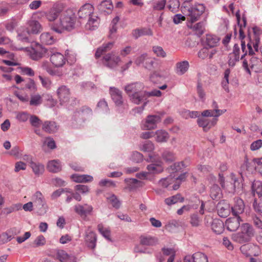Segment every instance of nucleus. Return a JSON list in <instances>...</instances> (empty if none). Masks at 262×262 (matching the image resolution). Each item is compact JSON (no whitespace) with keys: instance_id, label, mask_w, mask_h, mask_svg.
<instances>
[{"instance_id":"9b49d317","label":"nucleus","mask_w":262,"mask_h":262,"mask_svg":"<svg viewBox=\"0 0 262 262\" xmlns=\"http://www.w3.org/2000/svg\"><path fill=\"white\" fill-rule=\"evenodd\" d=\"M63 10L62 4H56L46 13V17L50 21H54L62 12Z\"/></svg>"},{"instance_id":"1a4fd4ad","label":"nucleus","mask_w":262,"mask_h":262,"mask_svg":"<svg viewBox=\"0 0 262 262\" xmlns=\"http://www.w3.org/2000/svg\"><path fill=\"white\" fill-rule=\"evenodd\" d=\"M49 52H51V50H48L38 44L35 48H31L29 53L30 58L32 60H38L44 56H49Z\"/></svg>"},{"instance_id":"20e7f679","label":"nucleus","mask_w":262,"mask_h":262,"mask_svg":"<svg viewBox=\"0 0 262 262\" xmlns=\"http://www.w3.org/2000/svg\"><path fill=\"white\" fill-rule=\"evenodd\" d=\"M205 7L201 4H195L190 7L182 6V11L186 16L189 17L187 20L193 23L197 21L204 12Z\"/></svg>"},{"instance_id":"338daca9","label":"nucleus","mask_w":262,"mask_h":262,"mask_svg":"<svg viewBox=\"0 0 262 262\" xmlns=\"http://www.w3.org/2000/svg\"><path fill=\"white\" fill-rule=\"evenodd\" d=\"M208 49V47L204 46L198 52V57L202 59H204L208 57L209 55Z\"/></svg>"},{"instance_id":"680f3d73","label":"nucleus","mask_w":262,"mask_h":262,"mask_svg":"<svg viewBox=\"0 0 262 262\" xmlns=\"http://www.w3.org/2000/svg\"><path fill=\"white\" fill-rule=\"evenodd\" d=\"M201 219L197 213H193L190 216V224L193 227H197L200 225Z\"/></svg>"},{"instance_id":"f03ea898","label":"nucleus","mask_w":262,"mask_h":262,"mask_svg":"<svg viewBox=\"0 0 262 262\" xmlns=\"http://www.w3.org/2000/svg\"><path fill=\"white\" fill-rule=\"evenodd\" d=\"M75 17L71 11L63 12L61 14L59 25L54 24L51 29L54 31L61 33L63 30L71 31L74 29Z\"/></svg>"},{"instance_id":"37998d69","label":"nucleus","mask_w":262,"mask_h":262,"mask_svg":"<svg viewBox=\"0 0 262 262\" xmlns=\"http://www.w3.org/2000/svg\"><path fill=\"white\" fill-rule=\"evenodd\" d=\"M184 200V198L182 197L180 194H177L171 197L165 199L164 202L167 205L170 206L178 202H183Z\"/></svg>"},{"instance_id":"2f4dec72","label":"nucleus","mask_w":262,"mask_h":262,"mask_svg":"<svg viewBox=\"0 0 262 262\" xmlns=\"http://www.w3.org/2000/svg\"><path fill=\"white\" fill-rule=\"evenodd\" d=\"M212 231L217 234H221L224 231V223L219 219H213L211 224Z\"/></svg>"},{"instance_id":"f257e3e1","label":"nucleus","mask_w":262,"mask_h":262,"mask_svg":"<svg viewBox=\"0 0 262 262\" xmlns=\"http://www.w3.org/2000/svg\"><path fill=\"white\" fill-rule=\"evenodd\" d=\"M145 86L141 82H135L127 84L124 90L131 101L137 104L147 100V93L144 90Z\"/></svg>"},{"instance_id":"e433bc0d","label":"nucleus","mask_w":262,"mask_h":262,"mask_svg":"<svg viewBox=\"0 0 262 262\" xmlns=\"http://www.w3.org/2000/svg\"><path fill=\"white\" fill-rule=\"evenodd\" d=\"M140 243L136 245L134 251L136 253H145L147 246V238L141 236Z\"/></svg>"},{"instance_id":"0e129e2a","label":"nucleus","mask_w":262,"mask_h":262,"mask_svg":"<svg viewBox=\"0 0 262 262\" xmlns=\"http://www.w3.org/2000/svg\"><path fill=\"white\" fill-rule=\"evenodd\" d=\"M12 238V236L11 235H9L8 233H2L0 235V245H3L8 243V242L10 241Z\"/></svg>"},{"instance_id":"f704fd0d","label":"nucleus","mask_w":262,"mask_h":262,"mask_svg":"<svg viewBox=\"0 0 262 262\" xmlns=\"http://www.w3.org/2000/svg\"><path fill=\"white\" fill-rule=\"evenodd\" d=\"M28 29L30 30L31 34H38L41 30L40 23L35 20H31L28 23Z\"/></svg>"},{"instance_id":"4be33fe9","label":"nucleus","mask_w":262,"mask_h":262,"mask_svg":"<svg viewBox=\"0 0 262 262\" xmlns=\"http://www.w3.org/2000/svg\"><path fill=\"white\" fill-rule=\"evenodd\" d=\"M31 34L29 29L27 28L21 27L17 31V38L18 40L23 42H30L32 40Z\"/></svg>"},{"instance_id":"ddd939ff","label":"nucleus","mask_w":262,"mask_h":262,"mask_svg":"<svg viewBox=\"0 0 262 262\" xmlns=\"http://www.w3.org/2000/svg\"><path fill=\"white\" fill-rule=\"evenodd\" d=\"M152 137H154L158 142H166L169 138V135L163 129L157 130L155 132L148 131V139Z\"/></svg>"},{"instance_id":"e2e57ef3","label":"nucleus","mask_w":262,"mask_h":262,"mask_svg":"<svg viewBox=\"0 0 262 262\" xmlns=\"http://www.w3.org/2000/svg\"><path fill=\"white\" fill-rule=\"evenodd\" d=\"M130 160L135 163H140L143 160V156L138 151H134L131 155Z\"/></svg>"},{"instance_id":"8fccbe9b","label":"nucleus","mask_w":262,"mask_h":262,"mask_svg":"<svg viewBox=\"0 0 262 262\" xmlns=\"http://www.w3.org/2000/svg\"><path fill=\"white\" fill-rule=\"evenodd\" d=\"M97 108L98 111L103 113H107L109 111L107 103L104 99L100 100L98 102Z\"/></svg>"},{"instance_id":"7ed1b4c3","label":"nucleus","mask_w":262,"mask_h":262,"mask_svg":"<svg viewBox=\"0 0 262 262\" xmlns=\"http://www.w3.org/2000/svg\"><path fill=\"white\" fill-rule=\"evenodd\" d=\"M254 234L252 226L248 223H244L241 225L240 231L232 234V238L237 243L244 244L250 242Z\"/></svg>"},{"instance_id":"a878e982","label":"nucleus","mask_w":262,"mask_h":262,"mask_svg":"<svg viewBox=\"0 0 262 262\" xmlns=\"http://www.w3.org/2000/svg\"><path fill=\"white\" fill-rule=\"evenodd\" d=\"M75 211L81 216H86L90 214L93 210V207L91 205L84 204V205H77L75 206Z\"/></svg>"},{"instance_id":"4d7b16f0","label":"nucleus","mask_w":262,"mask_h":262,"mask_svg":"<svg viewBox=\"0 0 262 262\" xmlns=\"http://www.w3.org/2000/svg\"><path fill=\"white\" fill-rule=\"evenodd\" d=\"M42 102V98L39 95H35L31 96L30 101V104L33 106H37Z\"/></svg>"},{"instance_id":"a211bd4d","label":"nucleus","mask_w":262,"mask_h":262,"mask_svg":"<svg viewBox=\"0 0 262 262\" xmlns=\"http://www.w3.org/2000/svg\"><path fill=\"white\" fill-rule=\"evenodd\" d=\"M94 8L90 4H85L83 5L78 12L79 18L85 19L94 14Z\"/></svg>"},{"instance_id":"bb28decb","label":"nucleus","mask_w":262,"mask_h":262,"mask_svg":"<svg viewBox=\"0 0 262 262\" xmlns=\"http://www.w3.org/2000/svg\"><path fill=\"white\" fill-rule=\"evenodd\" d=\"M47 168L51 172L57 173L62 169V165L58 160H53L48 162Z\"/></svg>"},{"instance_id":"3c124183","label":"nucleus","mask_w":262,"mask_h":262,"mask_svg":"<svg viewBox=\"0 0 262 262\" xmlns=\"http://www.w3.org/2000/svg\"><path fill=\"white\" fill-rule=\"evenodd\" d=\"M192 255L194 259V262H208L207 255L203 253L196 252L194 253Z\"/></svg>"},{"instance_id":"49530a36","label":"nucleus","mask_w":262,"mask_h":262,"mask_svg":"<svg viewBox=\"0 0 262 262\" xmlns=\"http://www.w3.org/2000/svg\"><path fill=\"white\" fill-rule=\"evenodd\" d=\"M147 55L145 53L138 57L135 61V63L138 67L146 68Z\"/></svg>"},{"instance_id":"a18cd8bd","label":"nucleus","mask_w":262,"mask_h":262,"mask_svg":"<svg viewBox=\"0 0 262 262\" xmlns=\"http://www.w3.org/2000/svg\"><path fill=\"white\" fill-rule=\"evenodd\" d=\"M98 230L100 233L107 240L111 241V231L108 228L103 227L102 224L98 225Z\"/></svg>"},{"instance_id":"5fc2aeb1","label":"nucleus","mask_w":262,"mask_h":262,"mask_svg":"<svg viewBox=\"0 0 262 262\" xmlns=\"http://www.w3.org/2000/svg\"><path fill=\"white\" fill-rule=\"evenodd\" d=\"M196 92L201 101H204L205 100L206 94L203 88L202 84L200 81H198L197 83Z\"/></svg>"},{"instance_id":"774afa93","label":"nucleus","mask_w":262,"mask_h":262,"mask_svg":"<svg viewBox=\"0 0 262 262\" xmlns=\"http://www.w3.org/2000/svg\"><path fill=\"white\" fill-rule=\"evenodd\" d=\"M166 3V0H159L155 3L153 8L157 10H163L165 8Z\"/></svg>"},{"instance_id":"c03bdc74","label":"nucleus","mask_w":262,"mask_h":262,"mask_svg":"<svg viewBox=\"0 0 262 262\" xmlns=\"http://www.w3.org/2000/svg\"><path fill=\"white\" fill-rule=\"evenodd\" d=\"M163 159L167 163L173 162L175 159V155L172 151L169 150H165L162 154Z\"/></svg>"},{"instance_id":"cd10ccee","label":"nucleus","mask_w":262,"mask_h":262,"mask_svg":"<svg viewBox=\"0 0 262 262\" xmlns=\"http://www.w3.org/2000/svg\"><path fill=\"white\" fill-rule=\"evenodd\" d=\"M113 8V5L111 0H103L98 6V9L101 13L109 14Z\"/></svg>"},{"instance_id":"412c9836","label":"nucleus","mask_w":262,"mask_h":262,"mask_svg":"<svg viewBox=\"0 0 262 262\" xmlns=\"http://www.w3.org/2000/svg\"><path fill=\"white\" fill-rule=\"evenodd\" d=\"M110 94L116 105H120L123 103L122 93L118 89L110 87Z\"/></svg>"},{"instance_id":"4468645a","label":"nucleus","mask_w":262,"mask_h":262,"mask_svg":"<svg viewBox=\"0 0 262 262\" xmlns=\"http://www.w3.org/2000/svg\"><path fill=\"white\" fill-rule=\"evenodd\" d=\"M217 121V119L213 118L212 119L205 118L202 117H199L197 123L200 127L203 128L205 132L209 130L212 126L215 125Z\"/></svg>"},{"instance_id":"a19ab883","label":"nucleus","mask_w":262,"mask_h":262,"mask_svg":"<svg viewBox=\"0 0 262 262\" xmlns=\"http://www.w3.org/2000/svg\"><path fill=\"white\" fill-rule=\"evenodd\" d=\"M210 197L214 200H219L222 196V190L216 184H214L210 189Z\"/></svg>"},{"instance_id":"c9c22d12","label":"nucleus","mask_w":262,"mask_h":262,"mask_svg":"<svg viewBox=\"0 0 262 262\" xmlns=\"http://www.w3.org/2000/svg\"><path fill=\"white\" fill-rule=\"evenodd\" d=\"M34 174L37 176L41 175L45 171L44 165L38 162L34 161L30 165Z\"/></svg>"},{"instance_id":"0eeeda50","label":"nucleus","mask_w":262,"mask_h":262,"mask_svg":"<svg viewBox=\"0 0 262 262\" xmlns=\"http://www.w3.org/2000/svg\"><path fill=\"white\" fill-rule=\"evenodd\" d=\"M148 176L159 174L163 171V163L159 156L148 154Z\"/></svg>"},{"instance_id":"09e8293b","label":"nucleus","mask_w":262,"mask_h":262,"mask_svg":"<svg viewBox=\"0 0 262 262\" xmlns=\"http://www.w3.org/2000/svg\"><path fill=\"white\" fill-rule=\"evenodd\" d=\"M29 121L31 126L34 128H38L43 124L42 121L36 115H31Z\"/></svg>"},{"instance_id":"9d476101","label":"nucleus","mask_w":262,"mask_h":262,"mask_svg":"<svg viewBox=\"0 0 262 262\" xmlns=\"http://www.w3.org/2000/svg\"><path fill=\"white\" fill-rule=\"evenodd\" d=\"M84 241L89 248L95 249L97 242V236L96 233L91 230L90 226L85 231Z\"/></svg>"},{"instance_id":"2eb2a0df","label":"nucleus","mask_w":262,"mask_h":262,"mask_svg":"<svg viewBox=\"0 0 262 262\" xmlns=\"http://www.w3.org/2000/svg\"><path fill=\"white\" fill-rule=\"evenodd\" d=\"M232 183H233V190L232 193H239L242 192L243 189V178L242 176L236 177L235 174L231 173L230 174Z\"/></svg>"},{"instance_id":"6ab92c4d","label":"nucleus","mask_w":262,"mask_h":262,"mask_svg":"<svg viewBox=\"0 0 262 262\" xmlns=\"http://www.w3.org/2000/svg\"><path fill=\"white\" fill-rule=\"evenodd\" d=\"M49 53L51 62L55 67H62L66 63V59L62 54L59 52L52 53L51 52Z\"/></svg>"},{"instance_id":"c85d7f7f","label":"nucleus","mask_w":262,"mask_h":262,"mask_svg":"<svg viewBox=\"0 0 262 262\" xmlns=\"http://www.w3.org/2000/svg\"><path fill=\"white\" fill-rule=\"evenodd\" d=\"M113 42H109L105 44H103L101 46L98 48L95 54V57L96 59L100 57L106 52L110 51L113 47Z\"/></svg>"},{"instance_id":"b1692460","label":"nucleus","mask_w":262,"mask_h":262,"mask_svg":"<svg viewBox=\"0 0 262 262\" xmlns=\"http://www.w3.org/2000/svg\"><path fill=\"white\" fill-rule=\"evenodd\" d=\"M58 128L59 126L54 121H46L42 124V130L49 134H54L57 132Z\"/></svg>"},{"instance_id":"aec40b11","label":"nucleus","mask_w":262,"mask_h":262,"mask_svg":"<svg viewBox=\"0 0 262 262\" xmlns=\"http://www.w3.org/2000/svg\"><path fill=\"white\" fill-rule=\"evenodd\" d=\"M216 209L218 215L224 218L228 216L231 210L229 204L225 202L224 200L220 201L217 204L216 206Z\"/></svg>"},{"instance_id":"4c0bfd02","label":"nucleus","mask_w":262,"mask_h":262,"mask_svg":"<svg viewBox=\"0 0 262 262\" xmlns=\"http://www.w3.org/2000/svg\"><path fill=\"white\" fill-rule=\"evenodd\" d=\"M189 67V62L186 60L178 62L176 64V73L179 75H182L187 71Z\"/></svg>"},{"instance_id":"603ef678","label":"nucleus","mask_w":262,"mask_h":262,"mask_svg":"<svg viewBox=\"0 0 262 262\" xmlns=\"http://www.w3.org/2000/svg\"><path fill=\"white\" fill-rule=\"evenodd\" d=\"M174 180L171 177L163 178L159 181V185L163 188H167L170 184L173 183Z\"/></svg>"},{"instance_id":"6e6552de","label":"nucleus","mask_w":262,"mask_h":262,"mask_svg":"<svg viewBox=\"0 0 262 262\" xmlns=\"http://www.w3.org/2000/svg\"><path fill=\"white\" fill-rule=\"evenodd\" d=\"M103 64L110 69H115L119 63L121 61V59L118 55H116L114 52H112L105 54L102 58Z\"/></svg>"},{"instance_id":"7c9ffc66","label":"nucleus","mask_w":262,"mask_h":262,"mask_svg":"<svg viewBox=\"0 0 262 262\" xmlns=\"http://www.w3.org/2000/svg\"><path fill=\"white\" fill-rule=\"evenodd\" d=\"M99 25V18L93 14L88 17V21L85 25V28L89 30H95Z\"/></svg>"},{"instance_id":"6e6d98bb","label":"nucleus","mask_w":262,"mask_h":262,"mask_svg":"<svg viewBox=\"0 0 262 262\" xmlns=\"http://www.w3.org/2000/svg\"><path fill=\"white\" fill-rule=\"evenodd\" d=\"M147 33L146 28L136 29L133 31L132 35L135 39H137L142 36L145 35Z\"/></svg>"},{"instance_id":"58836bf2","label":"nucleus","mask_w":262,"mask_h":262,"mask_svg":"<svg viewBox=\"0 0 262 262\" xmlns=\"http://www.w3.org/2000/svg\"><path fill=\"white\" fill-rule=\"evenodd\" d=\"M161 121V117L160 115H148V130L156 128L157 126V124L160 123Z\"/></svg>"},{"instance_id":"f8f14e48","label":"nucleus","mask_w":262,"mask_h":262,"mask_svg":"<svg viewBox=\"0 0 262 262\" xmlns=\"http://www.w3.org/2000/svg\"><path fill=\"white\" fill-rule=\"evenodd\" d=\"M58 98L61 104H64L68 102L71 97L70 89L66 85H61L56 91Z\"/></svg>"},{"instance_id":"79ce46f5","label":"nucleus","mask_w":262,"mask_h":262,"mask_svg":"<svg viewBox=\"0 0 262 262\" xmlns=\"http://www.w3.org/2000/svg\"><path fill=\"white\" fill-rule=\"evenodd\" d=\"M251 190L253 195L256 193L260 198L262 196V182L254 181L252 184Z\"/></svg>"},{"instance_id":"72a5a7b5","label":"nucleus","mask_w":262,"mask_h":262,"mask_svg":"<svg viewBox=\"0 0 262 262\" xmlns=\"http://www.w3.org/2000/svg\"><path fill=\"white\" fill-rule=\"evenodd\" d=\"M205 25L204 21H200L195 25H192V23H191L190 25H188V27L192 29V30L195 32L196 35L198 36H200L204 32Z\"/></svg>"},{"instance_id":"bf43d9fd","label":"nucleus","mask_w":262,"mask_h":262,"mask_svg":"<svg viewBox=\"0 0 262 262\" xmlns=\"http://www.w3.org/2000/svg\"><path fill=\"white\" fill-rule=\"evenodd\" d=\"M152 51L158 57L164 58L166 56L165 52L161 47L154 46L152 47Z\"/></svg>"},{"instance_id":"39448f33","label":"nucleus","mask_w":262,"mask_h":262,"mask_svg":"<svg viewBox=\"0 0 262 262\" xmlns=\"http://www.w3.org/2000/svg\"><path fill=\"white\" fill-rule=\"evenodd\" d=\"M34 206L37 210V213L39 215L46 214L48 210L46 201L42 193L36 191L32 197Z\"/></svg>"},{"instance_id":"c756f323","label":"nucleus","mask_w":262,"mask_h":262,"mask_svg":"<svg viewBox=\"0 0 262 262\" xmlns=\"http://www.w3.org/2000/svg\"><path fill=\"white\" fill-rule=\"evenodd\" d=\"M57 257L61 262H76V258L74 256L69 255L62 250L57 251Z\"/></svg>"},{"instance_id":"13d9d810","label":"nucleus","mask_w":262,"mask_h":262,"mask_svg":"<svg viewBox=\"0 0 262 262\" xmlns=\"http://www.w3.org/2000/svg\"><path fill=\"white\" fill-rule=\"evenodd\" d=\"M242 20L243 21V25H242V24H239V25H238L239 27V39L241 40V41H243V39L245 37L244 32L243 30L242 27H243L245 28L247 25V18L244 14H243Z\"/></svg>"},{"instance_id":"de8ad7c7","label":"nucleus","mask_w":262,"mask_h":262,"mask_svg":"<svg viewBox=\"0 0 262 262\" xmlns=\"http://www.w3.org/2000/svg\"><path fill=\"white\" fill-rule=\"evenodd\" d=\"M106 199L114 208L117 209L120 208L121 203L116 195L112 194L110 196L107 197Z\"/></svg>"},{"instance_id":"f3484780","label":"nucleus","mask_w":262,"mask_h":262,"mask_svg":"<svg viewBox=\"0 0 262 262\" xmlns=\"http://www.w3.org/2000/svg\"><path fill=\"white\" fill-rule=\"evenodd\" d=\"M241 222L243 220L240 216L229 217L226 222L227 229L230 231H235L239 228Z\"/></svg>"},{"instance_id":"423d86ee","label":"nucleus","mask_w":262,"mask_h":262,"mask_svg":"<svg viewBox=\"0 0 262 262\" xmlns=\"http://www.w3.org/2000/svg\"><path fill=\"white\" fill-rule=\"evenodd\" d=\"M242 66L246 72L251 75L250 68L254 70L256 72L262 70V60L255 56H252L249 59L246 57L243 61Z\"/></svg>"},{"instance_id":"393cba45","label":"nucleus","mask_w":262,"mask_h":262,"mask_svg":"<svg viewBox=\"0 0 262 262\" xmlns=\"http://www.w3.org/2000/svg\"><path fill=\"white\" fill-rule=\"evenodd\" d=\"M220 39V38L216 35L207 34L204 45L209 48H213L217 46Z\"/></svg>"},{"instance_id":"052dcab7","label":"nucleus","mask_w":262,"mask_h":262,"mask_svg":"<svg viewBox=\"0 0 262 262\" xmlns=\"http://www.w3.org/2000/svg\"><path fill=\"white\" fill-rule=\"evenodd\" d=\"M75 189L79 193L85 194L89 192L90 188L87 185L78 184L75 186Z\"/></svg>"},{"instance_id":"69168bd1","label":"nucleus","mask_w":262,"mask_h":262,"mask_svg":"<svg viewBox=\"0 0 262 262\" xmlns=\"http://www.w3.org/2000/svg\"><path fill=\"white\" fill-rule=\"evenodd\" d=\"M149 78L150 81L154 83H158L163 79V76L157 72L150 74Z\"/></svg>"},{"instance_id":"473e14b6","label":"nucleus","mask_w":262,"mask_h":262,"mask_svg":"<svg viewBox=\"0 0 262 262\" xmlns=\"http://www.w3.org/2000/svg\"><path fill=\"white\" fill-rule=\"evenodd\" d=\"M71 178L74 182L77 183H86L93 180V177L88 174H74L71 176Z\"/></svg>"},{"instance_id":"ea45409f","label":"nucleus","mask_w":262,"mask_h":262,"mask_svg":"<svg viewBox=\"0 0 262 262\" xmlns=\"http://www.w3.org/2000/svg\"><path fill=\"white\" fill-rule=\"evenodd\" d=\"M40 40L42 44L52 45L55 41L53 36L48 32L42 33L40 36Z\"/></svg>"},{"instance_id":"5701e85b","label":"nucleus","mask_w":262,"mask_h":262,"mask_svg":"<svg viewBox=\"0 0 262 262\" xmlns=\"http://www.w3.org/2000/svg\"><path fill=\"white\" fill-rule=\"evenodd\" d=\"M124 182L127 185L125 189L130 191L136 190L138 187H142L144 184L143 182L134 178H126L124 180Z\"/></svg>"},{"instance_id":"864d4df0","label":"nucleus","mask_w":262,"mask_h":262,"mask_svg":"<svg viewBox=\"0 0 262 262\" xmlns=\"http://www.w3.org/2000/svg\"><path fill=\"white\" fill-rule=\"evenodd\" d=\"M185 166L183 161L173 163L168 168L169 172L173 173L182 169V167Z\"/></svg>"},{"instance_id":"dca6fc26","label":"nucleus","mask_w":262,"mask_h":262,"mask_svg":"<svg viewBox=\"0 0 262 262\" xmlns=\"http://www.w3.org/2000/svg\"><path fill=\"white\" fill-rule=\"evenodd\" d=\"M234 204L231 208V211L233 216H239L244 212L245 204L242 199L239 198H235L234 199Z\"/></svg>"}]
</instances>
